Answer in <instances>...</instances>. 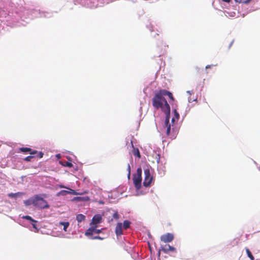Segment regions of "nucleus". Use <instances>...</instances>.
<instances>
[{"mask_svg": "<svg viewBox=\"0 0 260 260\" xmlns=\"http://www.w3.org/2000/svg\"><path fill=\"white\" fill-rule=\"evenodd\" d=\"M131 144H132V147L133 148V154L134 155L137 156L138 158H140L141 157V154H140V151H139L138 148L134 147L132 141H131Z\"/></svg>", "mask_w": 260, "mask_h": 260, "instance_id": "nucleus-14", "label": "nucleus"}, {"mask_svg": "<svg viewBox=\"0 0 260 260\" xmlns=\"http://www.w3.org/2000/svg\"><path fill=\"white\" fill-rule=\"evenodd\" d=\"M113 218L115 219H118V218H119V214L117 212H115L113 214Z\"/></svg>", "mask_w": 260, "mask_h": 260, "instance_id": "nucleus-28", "label": "nucleus"}, {"mask_svg": "<svg viewBox=\"0 0 260 260\" xmlns=\"http://www.w3.org/2000/svg\"><path fill=\"white\" fill-rule=\"evenodd\" d=\"M102 220V215L100 214H97L92 217L91 224L96 225L97 224L101 222Z\"/></svg>", "mask_w": 260, "mask_h": 260, "instance_id": "nucleus-6", "label": "nucleus"}, {"mask_svg": "<svg viewBox=\"0 0 260 260\" xmlns=\"http://www.w3.org/2000/svg\"><path fill=\"white\" fill-rule=\"evenodd\" d=\"M116 228H122V223H118Z\"/></svg>", "mask_w": 260, "mask_h": 260, "instance_id": "nucleus-33", "label": "nucleus"}, {"mask_svg": "<svg viewBox=\"0 0 260 260\" xmlns=\"http://www.w3.org/2000/svg\"><path fill=\"white\" fill-rule=\"evenodd\" d=\"M161 248L162 251L165 253H168L169 251L176 252V248L170 245H165L164 246H161Z\"/></svg>", "mask_w": 260, "mask_h": 260, "instance_id": "nucleus-9", "label": "nucleus"}, {"mask_svg": "<svg viewBox=\"0 0 260 260\" xmlns=\"http://www.w3.org/2000/svg\"><path fill=\"white\" fill-rule=\"evenodd\" d=\"M174 239V235L171 233L164 234L160 237V240L165 243L171 242Z\"/></svg>", "mask_w": 260, "mask_h": 260, "instance_id": "nucleus-5", "label": "nucleus"}, {"mask_svg": "<svg viewBox=\"0 0 260 260\" xmlns=\"http://www.w3.org/2000/svg\"><path fill=\"white\" fill-rule=\"evenodd\" d=\"M259 171H260V167H259Z\"/></svg>", "mask_w": 260, "mask_h": 260, "instance_id": "nucleus-39", "label": "nucleus"}, {"mask_svg": "<svg viewBox=\"0 0 260 260\" xmlns=\"http://www.w3.org/2000/svg\"><path fill=\"white\" fill-rule=\"evenodd\" d=\"M145 178L143 182V185L145 187L149 186L152 180V177L151 176L150 171L148 169L144 170Z\"/></svg>", "mask_w": 260, "mask_h": 260, "instance_id": "nucleus-4", "label": "nucleus"}, {"mask_svg": "<svg viewBox=\"0 0 260 260\" xmlns=\"http://www.w3.org/2000/svg\"><path fill=\"white\" fill-rule=\"evenodd\" d=\"M123 229H116L115 233L117 236H119L123 234Z\"/></svg>", "mask_w": 260, "mask_h": 260, "instance_id": "nucleus-23", "label": "nucleus"}, {"mask_svg": "<svg viewBox=\"0 0 260 260\" xmlns=\"http://www.w3.org/2000/svg\"><path fill=\"white\" fill-rule=\"evenodd\" d=\"M101 232V230L97 229H88L87 231L85 233V235L87 236L93 235L95 234H99Z\"/></svg>", "mask_w": 260, "mask_h": 260, "instance_id": "nucleus-11", "label": "nucleus"}, {"mask_svg": "<svg viewBox=\"0 0 260 260\" xmlns=\"http://www.w3.org/2000/svg\"><path fill=\"white\" fill-rule=\"evenodd\" d=\"M152 105L156 109H161L167 115L170 113V107L164 97H160L155 94L152 99Z\"/></svg>", "mask_w": 260, "mask_h": 260, "instance_id": "nucleus-1", "label": "nucleus"}, {"mask_svg": "<svg viewBox=\"0 0 260 260\" xmlns=\"http://www.w3.org/2000/svg\"><path fill=\"white\" fill-rule=\"evenodd\" d=\"M93 239H102V238L101 237H100L99 236H95L93 237Z\"/></svg>", "mask_w": 260, "mask_h": 260, "instance_id": "nucleus-34", "label": "nucleus"}, {"mask_svg": "<svg viewBox=\"0 0 260 260\" xmlns=\"http://www.w3.org/2000/svg\"><path fill=\"white\" fill-rule=\"evenodd\" d=\"M127 171H128V174H127V178L128 179H130V177H131V166L129 165V164H128L127 165Z\"/></svg>", "mask_w": 260, "mask_h": 260, "instance_id": "nucleus-25", "label": "nucleus"}, {"mask_svg": "<svg viewBox=\"0 0 260 260\" xmlns=\"http://www.w3.org/2000/svg\"><path fill=\"white\" fill-rule=\"evenodd\" d=\"M41 196L44 197H47V195L45 194H42L41 195L36 194L34 196V206L39 209H48L49 208V205L47 202Z\"/></svg>", "mask_w": 260, "mask_h": 260, "instance_id": "nucleus-2", "label": "nucleus"}, {"mask_svg": "<svg viewBox=\"0 0 260 260\" xmlns=\"http://www.w3.org/2000/svg\"><path fill=\"white\" fill-rule=\"evenodd\" d=\"M168 96H169V98L172 101H174V98H173V94L171 92H169Z\"/></svg>", "mask_w": 260, "mask_h": 260, "instance_id": "nucleus-30", "label": "nucleus"}, {"mask_svg": "<svg viewBox=\"0 0 260 260\" xmlns=\"http://www.w3.org/2000/svg\"><path fill=\"white\" fill-rule=\"evenodd\" d=\"M37 156L39 157V158H42L43 157V153L42 152H39L37 153Z\"/></svg>", "mask_w": 260, "mask_h": 260, "instance_id": "nucleus-31", "label": "nucleus"}, {"mask_svg": "<svg viewBox=\"0 0 260 260\" xmlns=\"http://www.w3.org/2000/svg\"><path fill=\"white\" fill-rule=\"evenodd\" d=\"M142 169L141 168H138L137 170V174L134 175L133 177V182L136 188L139 190L141 187L142 182Z\"/></svg>", "mask_w": 260, "mask_h": 260, "instance_id": "nucleus-3", "label": "nucleus"}, {"mask_svg": "<svg viewBox=\"0 0 260 260\" xmlns=\"http://www.w3.org/2000/svg\"><path fill=\"white\" fill-rule=\"evenodd\" d=\"M224 2L229 3L231 0H222Z\"/></svg>", "mask_w": 260, "mask_h": 260, "instance_id": "nucleus-35", "label": "nucleus"}, {"mask_svg": "<svg viewBox=\"0 0 260 260\" xmlns=\"http://www.w3.org/2000/svg\"><path fill=\"white\" fill-rule=\"evenodd\" d=\"M252 0H235L236 3H243L245 4H249Z\"/></svg>", "mask_w": 260, "mask_h": 260, "instance_id": "nucleus-22", "label": "nucleus"}, {"mask_svg": "<svg viewBox=\"0 0 260 260\" xmlns=\"http://www.w3.org/2000/svg\"><path fill=\"white\" fill-rule=\"evenodd\" d=\"M71 192L67 191V190H62L60 191L57 193V196H66L67 194H68L69 193H72V194H76V193L75 192L74 190L71 189Z\"/></svg>", "mask_w": 260, "mask_h": 260, "instance_id": "nucleus-12", "label": "nucleus"}, {"mask_svg": "<svg viewBox=\"0 0 260 260\" xmlns=\"http://www.w3.org/2000/svg\"><path fill=\"white\" fill-rule=\"evenodd\" d=\"M161 248L160 249H159L158 251V253H157V256L158 257V258H159L160 257V251H161Z\"/></svg>", "mask_w": 260, "mask_h": 260, "instance_id": "nucleus-32", "label": "nucleus"}, {"mask_svg": "<svg viewBox=\"0 0 260 260\" xmlns=\"http://www.w3.org/2000/svg\"><path fill=\"white\" fill-rule=\"evenodd\" d=\"M85 218V216L83 214H80L77 215L76 219L78 221V222H81L83 220H84Z\"/></svg>", "mask_w": 260, "mask_h": 260, "instance_id": "nucleus-19", "label": "nucleus"}, {"mask_svg": "<svg viewBox=\"0 0 260 260\" xmlns=\"http://www.w3.org/2000/svg\"><path fill=\"white\" fill-rule=\"evenodd\" d=\"M245 249H246V253L247 254V256L250 259V260H254V258L253 256L252 255L251 252L249 250V249L248 248H246Z\"/></svg>", "mask_w": 260, "mask_h": 260, "instance_id": "nucleus-20", "label": "nucleus"}, {"mask_svg": "<svg viewBox=\"0 0 260 260\" xmlns=\"http://www.w3.org/2000/svg\"><path fill=\"white\" fill-rule=\"evenodd\" d=\"M60 230H61V231H63L64 232H67V229L66 228H64V229H60ZM48 231L46 234H51L53 236H54V237H59V236H61V233L62 232V231H60L59 232H58V231H52L51 230V229H48Z\"/></svg>", "mask_w": 260, "mask_h": 260, "instance_id": "nucleus-10", "label": "nucleus"}, {"mask_svg": "<svg viewBox=\"0 0 260 260\" xmlns=\"http://www.w3.org/2000/svg\"><path fill=\"white\" fill-rule=\"evenodd\" d=\"M23 194H24V192H18L16 193H10L8 194V196L11 198L16 199V198L19 197Z\"/></svg>", "mask_w": 260, "mask_h": 260, "instance_id": "nucleus-13", "label": "nucleus"}, {"mask_svg": "<svg viewBox=\"0 0 260 260\" xmlns=\"http://www.w3.org/2000/svg\"><path fill=\"white\" fill-rule=\"evenodd\" d=\"M211 67V65H207L206 67V69H208V68H210Z\"/></svg>", "mask_w": 260, "mask_h": 260, "instance_id": "nucleus-36", "label": "nucleus"}, {"mask_svg": "<svg viewBox=\"0 0 260 260\" xmlns=\"http://www.w3.org/2000/svg\"><path fill=\"white\" fill-rule=\"evenodd\" d=\"M90 4H88L90 8H96L98 5V0H89Z\"/></svg>", "mask_w": 260, "mask_h": 260, "instance_id": "nucleus-18", "label": "nucleus"}, {"mask_svg": "<svg viewBox=\"0 0 260 260\" xmlns=\"http://www.w3.org/2000/svg\"><path fill=\"white\" fill-rule=\"evenodd\" d=\"M57 226L63 225V228H68L69 226V222H59L58 224L56 225Z\"/></svg>", "mask_w": 260, "mask_h": 260, "instance_id": "nucleus-21", "label": "nucleus"}, {"mask_svg": "<svg viewBox=\"0 0 260 260\" xmlns=\"http://www.w3.org/2000/svg\"><path fill=\"white\" fill-rule=\"evenodd\" d=\"M33 158L32 156H28L24 158V160L26 161H31V159Z\"/></svg>", "mask_w": 260, "mask_h": 260, "instance_id": "nucleus-26", "label": "nucleus"}, {"mask_svg": "<svg viewBox=\"0 0 260 260\" xmlns=\"http://www.w3.org/2000/svg\"><path fill=\"white\" fill-rule=\"evenodd\" d=\"M34 196L29 198L28 200H24L23 201V203L26 206H28L31 204H32L34 205Z\"/></svg>", "mask_w": 260, "mask_h": 260, "instance_id": "nucleus-16", "label": "nucleus"}, {"mask_svg": "<svg viewBox=\"0 0 260 260\" xmlns=\"http://www.w3.org/2000/svg\"><path fill=\"white\" fill-rule=\"evenodd\" d=\"M19 150L24 153L28 152L30 155L36 154L38 153L37 150H32L31 148L28 147H21L19 149Z\"/></svg>", "mask_w": 260, "mask_h": 260, "instance_id": "nucleus-7", "label": "nucleus"}, {"mask_svg": "<svg viewBox=\"0 0 260 260\" xmlns=\"http://www.w3.org/2000/svg\"><path fill=\"white\" fill-rule=\"evenodd\" d=\"M174 121H175V119H174V118H173L172 119V122H173Z\"/></svg>", "mask_w": 260, "mask_h": 260, "instance_id": "nucleus-38", "label": "nucleus"}, {"mask_svg": "<svg viewBox=\"0 0 260 260\" xmlns=\"http://www.w3.org/2000/svg\"><path fill=\"white\" fill-rule=\"evenodd\" d=\"M169 115L166 116V118L165 120V128H166V135L167 136H169L171 133V124L169 123Z\"/></svg>", "mask_w": 260, "mask_h": 260, "instance_id": "nucleus-8", "label": "nucleus"}, {"mask_svg": "<svg viewBox=\"0 0 260 260\" xmlns=\"http://www.w3.org/2000/svg\"><path fill=\"white\" fill-rule=\"evenodd\" d=\"M65 166H67V167L71 168V167H73V164L71 162H70L66 161Z\"/></svg>", "mask_w": 260, "mask_h": 260, "instance_id": "nucleus-29", "label": "nucleus"}, {"mask_svg": "<svg viewBox=\"0 0 260 260\" xmlns=\"http://www.w3.org/2000/svg\"><path fill=\"white\" fill-rule=\"evenodd\" d=\"M35 229L37 230V231H35V232H39V229L36 228Z\"/></svg>", "mask_w": 260, "mask_h": 260, "instance_id": "nucleus-37", "label": "nucleus"}, {"mask_svg": "<svg viewBox=\"0 0 260 260\" xmlns=\"http://www.w3.org/2000/svg\"><path fill=\"white\" fill-rule=\"evenodd\" d=\"M174 115L175 116V118L177 119H178L179 118V113L177 112V110L176 109H175L174 110Z\"/></svg>", "mask_w": 260, "mask_h": 260, "instance_id": "nucleus-27", "label": "nucleus"}, {"mask_svg": "<svg viewBox=\"0 0 260 260\" xmlns=\"http://www.w3.org/2000/svg\"><path fill=\"white\" fill-rule=\"evenodd\" d=\"M23 218H25V219H26L27 220H29L30 221H31V224H32L33 228H37L36 227V223L37 222V221L33 219L30 216H28V215L23 216Z\"/></svg>", "mask_w": 260, "mask_h": 260, "instance_id": "nucleus-17", "label": "nucleus"}, {"mask_svg": "<svg viewBox=\"0 0 260 260\" xmlns=\"http://www.w3.org/2000/svg\"><path fill=\"white\" fill-rule=\"evenodd\" d=\"M131 222L128 220H125L123 222L124 228H129Z\"/></svg>", "mask_w": 260, "mask_h": 260, "instance_id": "nucleus-24", "label": "nucleus"}, {"mask_svg": "<svg viewBox=\"0 0 260 260\" xmlns=\"http://www.w3.org/2000/svg\"><path fill=\"white\" fill-rule=\"evenodd\" d=\"M170 91L165 89H161L157 93H155L156 95H158L160 97H163L164 95H168Z\"/></svg>", "mask_w": 260, "mask_h": 260, "instance_id": "nucleus-15", "label": "nucleus"}]
</instances>
